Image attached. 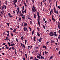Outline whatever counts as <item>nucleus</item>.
Here are the masks:
<instances>
[{
  "instance_id": "obj_1",
  "label": "nucleus",
  "mask_w": 60,
  "mask_h": 60,
  "mask_svg": "<svg viewBox=\"0 0 60 60\" xmlns=\"http://www.w3.org/2000/svg\"><path fill=\"white\" fill-rule=\"evenodd\" d=\"M37 14L38 18V19H37L38 22L39 26H40V20L41 18H40V15H39V12L38 11L37 12Z\"/></svg>"
},
{
  "instance_id": "obj_2",
  "label": "nucleus",
  "mask_w": 60,
  "mask_h": 60,
  "mask_svg": "<svg viewBox=\"0 0 60 60\" xmlns=\"http://www.w3.org/2000/svg\"><path fill=\"white\" fill-rule=\"evenodd\" d=\"M54 34L52 32H50L49 33V34H49V35H50L52 37L54 36H54H57V34H56V32H54Z\"/></svg>"
},
{
  "instance_id": "obj_3",
  "label": "nucleus",
  "mask_w": 60,
  "mask_h": 60,
  "mask_svg": "<svg viewBox=\"0 0 60 60\" xmlns=\"http://www.w3.org/2000/svg\"><path fill=\"white\" fill-rule=\"evenodd\" d=\"M33 8H32V10L34 12H35V11H36V9H35V7H34V5H33Z\"/></svg>"
},
{
  "instance_id": "obj_4",
  "label": "nucleus",
  "mask_w": 60,
  "mask_h": 60,
  "mask_svg": "<svg viewBox=\"0 0 60 60\" xmlns=\"http://www.w3.org/2000/svg\"><path fill=\"white\" fill-rule=\"evenodd\" d=\"M21 45L22 47H23L24 49H25L26 48V47L25 45L23 44L22 43H21Z\"/></svg>"
},
{
  "instance_id": "obj_5",
  "label": "nucleus",
  "mask_w": 60,
  "mask_h": 60,
  "mask_svg": "<svg viewBox=\"0 0 60 60\" xmlns=\"http://www.w3.org/2000/svg\"><path fill=\"white\" fill-rule=\"evenodd\" d=\"M52 20L54 21V22L55 21V19L54 18V16L52 15Z\"/></svg>"
},
{
  "instance_id": "obj_6",
  "label": "nucleus",
  "mask_w": 60,
  "mask_h": 60,
  "mask_svg": "<svg viewBox=\"0 0 60 60\" xmlns=\"http://www.w3.org/2000/svg\"><path fill=\"white\" fill-rule=\"evenodd\" d=\"M52 12V13H53V10L52 9H51V11L49 13L50 15H51Z\"/></svg>"
},
{
  "instance_id": "obj_7",
  "label": "nucleus",
  "mask_w": 60,
  "mask_h": 60,
  "mask_svg": "<svg viewBox=\"0 0 60 60\" xmlns=\"http://www.w3.org/2000/svg\"><path fill=\"white\" fill-rule=\"evenodd\" d=\"M53 11L55 13H56V9L55 7H54L53 8Z\"/></svg>"
},
{
  "instance_id": "obj_8",
  "label": "nucleus",
  "mask_w": 60,
  "mask_h": 60,
  "mask_svg": "<svg viewBox=\"0 0 60 60\" xmlns=\"http://www.w3.org/2000/svg\"><path fill=\"white\" fill-rule=\"evenodd\" d=\"M22 19H23V20H25V18H26L25 15H24L23 16H22Z\"/></svg>"
},
{
  "instance_id": "obj_9",
  "label": "nucleus",
  "mask_w": 60,
  "mask_h": 60,
  "mask_svg": "<svg viewBox=\"0 0 60 60\" xmlns=\"http://www.w3.org/2000/svg\"><path fill=\"white\" fill-rule=\"evenodd\" d=\"M23 29L24 30V31H26V29L27 30V28H26V27H24V28H23Z\"/></svg>"
},
{
  "instance_id": "obj_10",
  "label": "nucleus",
  "mask_w": 60,
  "mask_h": 60,
  "mask_svg": "<svg viewBox=\"0 0 60 60\" xmlns=\"http://www.w3.org/2000/svg\"><path fill=\"white\" fill-rule=\"evenodd\" d=\"M36 39V37L34 36L33 38V40H34V41H36V40L35 39Z\"/></svg>"
},
{
  "instance_id": "obj_11",
  "label": "nucleus",
  "mask_w": 60,
  "mask_h": 60,
  "mask_svg": "<svg viewBox=\"0 0 60 60\" xmlns=\"http://www.w3.org/2000/svg\"><path fill=\"white\" fill-rule=\"evenodd\" d=\"M24 26H27V23L26 22H24Z\"/></svg>"
},
{
  "instance_id": "obj_12",
  "label": "nucleus",
  "mask_w": 60,
  "mask_h": 60,
  "mask_svg": "<svg viewBox=\"0 0 60 60\" xmlns=\"http://www.w3.org/2000/svg\"><path fill=\"white\" fill-rule=\"evenodd\" d=\"M14 3H13L14 4H16L17 3V1L18 0H14Z\"/></svg>"
},
{
  "instance_id": "obj_13",
  "label": "nucleus",
  "mask_w": 60,
  "mask_h": 60,
  "mask_svg": "<svg viewBox=\"0 0 60 60\" xmlns=\"http://www.w3.org/2000/svg\"><path fill=\"white\" fill-rule=\"evenodd\" d=\"M58 24H59L58 25V27L59 28V29H60V23H58Z\"/></svg>"
},
{
  "instance_id": "obj_14",
  "label": "nucleus",
  "mask_w": 60,
  "mask_h": 60,
  "mask_svg": "<svg viewBox=\"0 0 60 60\" xmlns=\"http://www.w3.org/2000/svg\"><path fill=\"white\" fill-rule=\"evenodd\" d=\"M37 34L38 36H40V34H39V33L38 32H37Z\"/></svg>"
},
{
  "instance_id": "obj_15",
  "label": "nucleus",
  "mask_w": 60,
  "mask_h": 60,
  "mask_svg": "<svg viewBox=\"0 0 60 60\" xmlns=\"http://www.w3.org/2000/svg\"><path fill=\"white\" fill-rule=\"evenodd\" d=\"M39 42H41V40H42V38H39Z\"/></svg>"
},
{
  "instance_id": "obj_16",
  "label": "nucleus",
  "mask_w": 60,
  "mask_h": 60,
  "mask_svg": "<svg viewBox=\"0 0 60 60\" xmlns=\"http://www.w3.org/2000/svg\"><path fill=\"white\" fill-rule=\"evenodd\" d=\"M37 28L38 30V31L39 32H40V29H39V27H37Z\"/></svg>"
},
{
  "instance_id": "obj_17",
  "label": "nucleus",
  "mask_w": 60,
  "mask_h": 60,
  "mask_svg": "<svg viewBox=\"0 0 60 60\" xmlns=\"http://www.w3.org/2000/svg\"><path fill=\"white\" fill-rule=\"evenodd\" d=\"M34 18H35V19H36V15H35V14H34Z\"/></svg>"
},
{
  "instance_id": "obj_18",
  "label": "nucleus",
  "mask_w": 60,
  "mask_h": 60,
  "mask_svg": "<svg viewBox=\"0 0 60 60\" xmlns=\"http://www.w3.org/2000/svg\"><path fill=\"white\" fill-rule=\"evenodd\" d=\"M19 14H20V16H21V17H22V16H23V14L22 13H19Z\"/></svg>"
},
{
  "instance_id": "obj_19",
  "label": "nucleus",
  "mask_w": 60,
  "mask_h": 60,
  "mask_svg": "<svg viewBox=\"0 0 60 60\" xmlns=\"http://www.w3.org/2000/svg\"><path fill=\"white\" fill-rule=\"evenodd\" d=\"M16 3H13V4L14 5L15 7H17V5H16Z\"/></svg>"
},
{
  "instance_id": "obj_20",
  "label": "nucleus",
  "mask_w": 60,
  "mask_h": 60,
  "mask_svg": "<svg viewBox=\"0 0 60 60\" xmlns=\"http://www.w3.org/2000/svg\"><path fill=\"white\" fill-rule=\"evenodd\" d=\"M37 57L38 59H40V57L39 56H37Z\"/></svg>"
},
{
  "instance_id": "obj_21",
  "label": "nucleus",
  "mask_w": 60,
  "mask_h": 60,
  "mask_svg": "<svg viewBox=\"0 0 60 60\" xmlns=\"http://www.w3.org/2000/svg\"><path fill=\"white\" fill-rule=\"evenodd\" d=\"M3 6L4 7V8L5 9H6V6L5 5H4V4Z\"/></svg>"
},
{
  "instance_id": "obj_22",
  "label": "nucleus",
  "mask_w": 60,
  "mask_h": 60,
  "mask_svg": "<svg viewBox=\"0 0 60 60\" xmlns=\"http://www.w3.org/2000/svg\"><path fill=\"white\" fill-rule=\"evenodd\" d=\"M54 41L53 40H51V43H54Z\"/></svg>"
},
{
  "instance_id": "obj_23",
  "label": "nucleus",
  "mask_w": 60,
  "mask_h": 60,
  "mask_svg": "<svg viewBox=\"0 0 60 60\" xmlns=\"http://www.w3.org/2000/svg\"><path fill=\"white\" fill-rule=\"evenodd\" d=\"M8 44L9 45V46H11V44L9 42H8Z\"/></svg>"
},
{
  "instance_id": "obj_24",
  "label": "nucleus",
  "mask_w": 60,
  "mask_h": 60,
  "mask_svg": "<svg viewBox=\"0 0 60 60\" xmlns=\"http://www.w3.org/2000/svg\"><path fill=\"white\" fill-rule=\"evenodd\" d=\"M15 45V44H14V43L11 44V46H14Z\"/></svg>"
},
{
  "instance_id": "obj_25",
  "label": "nucleus",
  "mask_w": 60,
  "mask_h": 60,
  "mask_svg": "<svg viewBox=\"0 0 60 60\" xmlns=\"http://www.w3.org/2000/svg\"><path fill=\"white\" fill-rule=\"evenodd\" d=\"M47 54V51H45V54L46 55Z\"/></svg>"
},
{
  "instance_id": "obj_26",
  "label": "nucleus",
  "mask_w": 60,
  "mask_h": 60,
  "mask_svg": "<svg viewBox=\"0 0 60 60\" xmlns=\"http://www.w3.org/2000/svg\"><path fill=\"white\" fill-rule=\"evenodd\" d=\"M56 7H57V2L56 1Z\"/></svg>"
},
{
  "instance_id": "obj_27",
  "label": "nucleus",
  "mask_w": 60,
  "mask_h": 60,
  "mask_svg": "<svg viewBox=\"0 0 60 60\" xmlns=\"http://www.w3.org/2000/svg\"><path fill=\"white\" fill-rule=\"evenodd\" d=\"M16 31V28H15L13 30L14 32H15Z\"/></svg>"
},
{
  "instance_id": "obj_28",
  "label": "nucleus",
  "mask_w": 60,
  "mask_h": 60,
  "mask_svg": "<svg viewBox=\"0 0 60 60\" xmlns=\"http://www.w3.org/2000/svg\"><path fill=\"white\" fill-rule=\"evenodd\" d=\"M8 38V37H6V39H7V40H9V38Z\"/></svg>"
},
{
  "instance_id": "obj_29",
  "label": "nucleus",
  "mask_w": 60,
  "mask_h": 60,
  "mask_svg": "<svg viewBox=\"0 0 60 60\" xmlns=\"http://www.w3.org/2000/svg\"><path fill=\"white\" fill-rule=\"evenodd\" d=\"M33 57L32 56H31L30 58V60H32V59H33Z\"/></svg>"
},
{
  "instance_id": "obj_30",
  "label": "nucleus",
  "mask_w": 60,
  "mask_h": 60,
  "mask_svg": "<svg viewBox=\"0 0 60 60\" xmlns=\"http://www.w3.org/2000/svg\"><path fill=\"white\" fill-rule=\"evenodd\" d=\"M28 19H30V20H32V19L31 18H30V17H28Z\"/></svg>"
},
{
  "instance_id": "obj_31",
  "label": "nucleus",
  "mask_w": 60,
  "mask_h": 60,
  "mask_svg": "<svg viewBox=\"0 0 60 60\" xmlns=\"http://www.w3.org/2000/svg\"><path fill=\"white\" fill-rule=\"evenodd\" d=\"M25 56L26 57V58H27V54H25Z\"/></svg>"
},
{
  "instance_id": "obj_32",
  "label": "nucleus",
  "mask_w": 60,
  "mask_h": 60,
  "mask_svg": "<svg viewBox=\"0 0 60 60\" xmlns=\"http://www.w3.org/2000/svg\"><path fill=\"white\" fill-rule=\"evenodd\" d=\"M24 38V37L23 36H22L21 37V39L22 40H23V38Z\"/></svg>"
},
{
  "instance_id": "obj_33",
  "label": "nucleus",
  "mask_w": 60,
  "mask_h": 60,
  "mask_svg": "<svg viewBox=\"0 0 60 60\" xmlns=\"http://www.w3.org/2000/svg\"><path fill=\"white\" fill-rule=\"evenodd\" d=\"M11 36H13V34H12V33H11Z\"/></svg>"
},
{
  "instance_id": "obj_34",
  "label": "nucleus",
  "mask_w": 60,
  "mask_h": 60,
  "mask_svg": "<svg viewBox=\"0 0 60 60\" xmlns=\"http://www.w3.org/2000/svg\"><path fill=\"white\" fill-rule=\"evenodd\" d=\"M34 30H33V31H32V35H33V34H34Z\"/></svg>"
},
{
  "instance_id": "obj_35",
  "label": "nucleus",
  "mask_w": 60,
  "mask_h": 60,
  "mask_svg": "<svg viewBox=\"0 0 60 60\" xmlns=\"http://www.w3.org/2000/svg\"><path fill=\"white\" fill-rule=\"evenodd\" d=\"M43 26L44 28V29H45V28H46L45 27V26H44V25H43Z\"/></svg>"
},
{
  "instance_id": "obj_36",
  "label": "nucleus",
  "mask_w": 60,
  "mask_h": 60,
  "mask_svg": "<svg viewBox=\"0 0 60 60\" xmlns=\"http://www.w3.org/2000/svg\"><path fill=\"white\" fill-rule=\"evenodd\" d=\"M59 36L58 37V39H59V40H60V35H59Z\"/></svg>"
},
{
  "instance_id": "obj_37",
  "label": "nucleus",
  "mask_w": 60,
  "mask_h": 60,
  "mask_svg": "<svg viewBox=\"0 0 60 60\" xmlns=\"http://www.w3.org/2000/svg\"><path fill=\"white\" fill-rule=\"evenodd\" d=\"M24 4L25 5V6H27V5H26V3H25V2H24Z\"/></svg>"
},
{
  "instance_id": "obj_38",
  "label": "nucleus",
  "mask_w": 60,
  "mask_h": 60,
  "mask_svg": "<svg viewBox=\"0 0 60 60\" xmlns=\"http://www.w3.org/2000/svg\"><path fill=\"white\" fill-rule=\"evenodd\" d=\"M27 41V40H25V44H26V42Z\"/></svg>"
},
{
  "instance_id": "obj_39",
  "label": "nucleus",
  "mask_w": 60,
  "mask_h": 60,
  "mask_svg": "<svg viewBox=\"0 0 60 60\" xmlns=\"http://www.w3.org/2000/svg\"><path fill=\"white\" fill-rule=\"evenodd\" d=\"M53 58V56H51L50 58H49V59H52Z\"/></svg>"
},
{
  "instance_id": "obj_40",
  "label": "nucleus",
  "mask_w": 60,
  "mask_h": 60,
  "mask_svg": "<svg viewBox=\"0 0 60 60\" xmlns=\"http://www.w3.org/2000/svg\"><path fill=\"white\" fill-rule=\"evenodd\" d=\"M22 13H23V14H24V11H23V10H22Z\"/></svg>"
},
{
  "instance_id": "obj_41",
  "label": "nucleus",
  "mask_w": 60,
  "mask_h": 60,
  "mask_svg": "<svg viewBox=\"0 0 60 60\" xmlns=\"http://www.w3.org/2000/svg\"><path fill=\"white\" fill-rule=\"evenodd\" d=\"M2 8L1 9L2 10H4V7H2Z\"/></svg>"
},
{
  "instance_id": "obj_42",
  "label": "nucleus",
  "mask_w": 60,
  "mask_h": 60,
  "mask_svg": "<svg viewBox=\"0 0 60 60\" xmlns=\"http://www.w3.org/2000/svg\"><path fill=\"white\" fill-rule=\"evenodd\" d=\"M6 44V43H5L2 44V45H5Z\"/></svg>"
},
{
  "instance_id": "obj_43",
  "label": "nucleus",
  "mask_w": 60,
  "mask_h": 60,
  "mask_svg": "<svg viewBox=\"0 0 60 60\" xmlns=\"http://www.w3.org/2000/svg\"><path fill=\"white\" fill-rule=\"evenodd\" d=\"M16 41L17 42H18V38H17L16 39Z\"/></svg>"
},
{
  "instance_id": "obj_44",
  "label": "nucleus",
  "mask_w": 60,
  "mask_h": 60,
  "mask_svg": "<svg viewBox=\"0 0 60 60\" xmlns=\"http://www.w3.org/2000/svg\"><path fill=\"white\" fill-rule=\"evenodd\" d=\"M7 25L8 26H9L10 25H9V23H7Z\"/></svg>"
},
{
  "instance_id": "obj_45",
  "label": "nucleus",
  "mask_w": 60,
  "mask_h": 60,
  "mask_svg": "<svg viewBox=\"0 0 60 60\" xmlns=\"http://www.w3.org/2000/svg\"><path fill=\"white\" fill-rule=\"evenodd\" d=\"M32 3H34V1L33 0H32Z\"/></svg>"
},
{
  "instance_id": "obj_46",
  "label": "nucleus",
  "mask_w": 60,
  "mask_h": 60,
  "mask_svg": "<svg viewBox=\"0 0 60 60\" xmlns=\"http://www.w3.org/2000/svg\"><path fill=\"white\" fill-rule=\"evenodd\" d=\"M38 50H37V49L35 50V52H38Z\"/></svg>"
},
{
  "instance_id": "obj_47",
  "label": "nucleus",
  "mask_w": 60,
  "mask_h": 60,
  "mask_svg": "<svg viewBox=\"0 0 60 60\" xmlns=\"http://www.w3.org/2000/svg\"><path fill=\"white\" fill-rule=\"evenodd\" d=\"M30 24H32V21H30Z\"/></svg>"
},
{
  "instance_id": "obj_48",
  "label": "nucleus",
  "mask_w": 60,
  "mask_h": 60,
  "mask_svg": "<svg viewBox=\"0 0 60 60\" xmlns=\"http://www.w3.org/2000/svg\"><path fill=\"white\" fill-rule=\"evenodd\" d=\"M56 13L57 14H58V15L59 13H58V11H56Z\"/></svg>"
},
{
  "instance_id": "obj_49",
  "label": "nucleus",
  "mask_w": 60,
  "mask_h": 60,
  "mask_svg": "<svg viewBox=\"0 0 60 60\" xmlns=\"http://www.w3.org/2000/svg\"><path fill=\"white\" fill-rule=\"evenodd\" d=\"M29 28L30 31H31V28L30 27H29Z\"/></svg>"
},
{
  "instance_id": "obj_50",
  "label": "nucleus",
  "mask_w": 60,
  "mask_h": 60,
  "mask_svg": "<svg viewBox=\"0 0 60 60\" xmlns=\"http://www.w3.org/2000/svg\"><path fill=\"white\" fill-rule=\"evenodd\" d=\"M58 32L59 34H60V30H59L58 31Z\"/></svg>"
},
{
  "instance_id": "obj_51",
  "label": "nucleus",
  "mask_w": 60,
  "mask_h": 60,
  "mask_svg": "<svg viewBox=\"0 0 60 60\" xmlns=\"http://www.w3.org/2000/svg\"><path fill=\"white\" fill-rule=\"evenodd\" d=\"M22 9H23V10H24V6H22Z\"/></svg>"
},
{
  "instance_id": "obj_52",
  "label": "nucleus",
  "mask_w": 60,
  "mask_h": 60,
  "mask_svg": "<svg viewBox=\"0 0 60 60\" xmlns=\"http://www.w3.org/2000/svg\"><path fill=\"white\" fill-rule=\"evenodd\" d=\"M9 16L10 17V18H12L13 17L12 16V15H10Z\"/></svg>"
},
{
  "instance_id": "obj_53",
  "label": "nucleus",
  "mask_w": 60,
  "mask_h": 60,
  "mask_svg": "<svg viewBox=\"0 0 60 60\" xmlns=\"http://www.w3.org/2000/svg\"><path fill=\"white\" fill-rule=\"evenodd\" d=\"M26 9H25L24 10V12L25 13H26Z\"/></svg>"
},
{
  "instance_id": "obj_54",
  "label": "nucleus",
  "mask_w": 60,
  "mask_h": 60,
  "mask_svg": "<svg viewBox=\"0 0 60 60\" xmlns=\"http://www.w3.org/2000/svg\"><path fill=\"white\" fill-rule=\"evenodd\" d=\"M12 49H13V50H14V49H15V48L14 47H12Z\"/></svg>"
},
{
  "instance_id": "obj_55",
  "label": "nucleus",
  "mask_w": 60,
  "mask_h": 60,
  "mask_svg": "<svg viewBox=\"0 0 60 60\" xmlns=\"http://www.w3.org/2000/svg\"><path fill=\"white\" fill-rule=\"evenodd\" d=\"M41 5L42 6V2H41Z\"/></svg>"
},
{
  "instance_id": "obj_56",
  "label": "nucleus",
  "mask_w": 60,
  "mask_h": 60,
  "mask_svg": "<svg viewBox=\"0 0 60 60\" xmlns=\"http://www.w3.org/2000/svg\"><path fill=\"white\" fill-rule=\"evenodd\" d=\"M40 58H41V59H43V56H41L40 57Z\"/></svg>"
},
{
  "instance_id": "obj_57",
  "label": "nucleus",
  "mask_w": 60,
  "mask_h": 60,
  "mask_svg": "<svg viewBox=\"0 0 60 60\" xmlns=\"http://www.w3.org/2000/svg\"><path fill=\"white\" fill-rule=\"evenodd\" d=\"M49 41H47L46 43V44H49Z\"/></svg>"
},
{
  "instance_id": "obj_58",
  "label": "nucleus",
  "mask_w": 60,
  "mask_h": 60,
  "mask_svg": "<svg viewBox=\"0 0 60 60\" xmlns=\"http://www.w3.org/2000/svg\"><path fill=\"white\" fill-rule=\"evenodd\" d=\"M22 26H24V24H23V22H22Z\"/></svg>"
},
{
  "instance_id": "obj_59",
  "label": "nucleus",
  "mask_w": 60,
  "mask_h": 60,
  "mask_svg": "<svg viewBox=\"0 0 60 60\" xmlns=\"http://www.w3.org/2000/svg\"><path fill=\"white\" fill-rule=\"evenodd\" d=\"M5 4L6 5H7L8 4H7V2H6L5 3Z\"/></svg>"
},
{
  "instance_id": "obj_60",
  "label": "nucleus",
  "mask_w": 60,
  "mask_h": 60,
  "mask_svg": "<svg viewBox=\"0 0 60 60\" xmlns=\"http://www.w3.org/2000/svg\"><path fill=\"white\" fill-rule=\"evenodd\" d=\"M19 20V21H21V18H20Z\"/></svg>"
},
{
  "instance_id": "obj_61",
  "label": "nucleus",
  "mask_w": 60,
  "mask_h": 60,
  "mask_svg": "<svg viewBox=\"0 0 60 60\" xmlns=\"http://www.w3.org/2000/svg\"><path fill=\"white\" fill-rule=\"evenodd\" d=\"M10 30H12L13 29H12V28H10Z\"/></svg>"
},
{
  "instance_id": "obj_62",
  "label": "nucleus",
  "mask_w": 60,
  "mask_h": 60,
  "mask_svg": "<svg viewBox=\"0 0 60 60\" xmlns=\"http://www.w3.org/2000/svg\"><path fill=\"white\" fill-rule=\"evenodd\" d=\"M23 60H25V57H23Z\"/></svg>"
},
{
  "instance_id": "obj_63",
  "label": "nucleus",
  "mask_w": 60,
  "mask_h": 60,
  "mask_svg": "<svg viewBox=\"0 0 60 60\" xmlns=\"http://www.w3.org/2000/svg\"><path fill=\"white\" fill-rule=\"evenodd\" d=\"M47 23V21H46L45 22V24H46Z\"/></svg>"
},
{
  "instance_id": "obj_64",
  "label": "nucleus",
  "mask_w": 60,
  "mask_h": 60,
  "mask_svg": "<svg viewBox=\"0 0 60 60\" xmlns=\"http://www.w3.org/2000/svg\"><path fill=\"white\" fill-rule=\"evenodd\" d=\"M59 55L60 54V51L59 52Z\"/></svg>"
}]
</instances>
